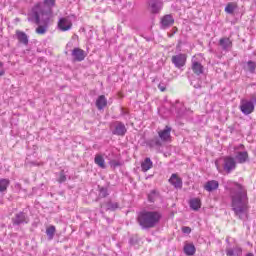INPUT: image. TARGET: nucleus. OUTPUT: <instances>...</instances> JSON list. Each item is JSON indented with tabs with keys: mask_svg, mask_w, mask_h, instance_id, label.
<instances>
[{
	"mask_svg": "<svg viewBox=\"0 0 256 256\" xmlns=\"http://www.w3.org/2000/svg\"><path fill=\"white\" fill-rule=\"evenodd\" d=\"M224 187L230 193L231 207L235 216L242 221L249 217V197L247 190L241 184L228 180Z\"/></svg>",
	"mask_w": 256,
	"mask_h": 256,
	"instance_id": "f257e3e1",
	"label": "nucleus"
},
{
	"mask_svg": "<svg viewBox=\"0 0 256 256\" xmlns=\"http://www.w3.org/2000/svg\"><path fill=\"white\" fill-rule=\"evenodd\" d=\"M55 6V0H44V3L36 4L28 15V21L41 23V15L43 23H47L51 19V7Z\"/></svg>",
	"mask_w": 256,
	"mask_h": 256,
	"instance_id": "f03ea898",
	"label": "nucleus"
},
{
	"mask_svg": "<svg viewBox=\"0 0 256 256\" xmlns=\"http://www.w3.org/2000/svg\"><path fill=\"white\" fill-rule=\"evenodd\" d=\"M161 221V214L158 211L144 210L138 215V223L142 229H153Z\"/></svg>",
	"mask_w": 256,
	"mask_h": 256,
	"instance_id": "7ed1b4c3",
	"label": "nucleus"
},
{
	"mask_svg": "<svg viewBox=\"0 0 256 256\" xmlns=\"http://www.w3.org/2000/svg\"><path fill=\"white\" fill-rule=\"evenodd\" d=\"M215 165L219 173H223V171H225V173H231V171H235L237 162L235 161V158L226 156L216 160Z\"/></svg>",
	"mask_w": 256,
	"mask_h": 256,
	"instance_id": "20e7f679",
	"label": "nucleus"
},
{
	"mask_svg": "<svg viewBox=\"0 0 256 256\" xmlns=\"http://www.w3.org/2000/svg\"><path fill=\"white\" fill-rule=\"evenodd\" d=\"M240 111L244 115H251L255 111V104L251 100L242 99L240 102Z\"/></svg>",
	"mask_w": 256,
	"mask_h": 256,
	"instance_id": "39448f33",
	"label": "nucleus"
},
{
	"mask_svg": "<svg viewBox=\"0 0 256 256\" xmlns=\"http://www.w3.org/2000/svg\"><path fill=\"white\" fill-rule=\"evenodd\" d=\"M73 27L71 17H63L58 21V28L60 31H69Z\"/></svg>",
	"mask_w": 256,
	"mask_h": 256,
	"instance_id": "423d86ee",
	"label": "nucleus"
},
{
	"mask_svg": "<svg viewBox=\"0 0 256 256\" xmlns=\"http://www.w3.org/2000/svg\"><path fill=\"white\" fill-rule=\"evenodd\" d=\"M186 61H187V56L185 54H177L172 57V63L178 69H181V67L185 66Z\"/></svg>",
	"mask_w": 256,
	"mask_h": 256,
	"instance_id": "0eeeda50",
	"label": "nucleus"
},
{
	"mask_svg": "<svg viewBox=\"0 0 256 256\" xmlns=\"http://www.w3.org/2000/svg\"><path fill=\"white\" fill-rule=\"evenodd\" d=\"M72 57H73L74 61L81 62V61H85L87 54L85 53V51L83 49L74 48L72 50Z\"/></svg>",
	"mask_w": 256,
	"mask_h": 256,
	"instance_id": "6e6552de",
	"label": "nucleus"
},
{
	"mask_svg": "<svg viewBox=\"0 0 256 256\" xmlns=\"http://www.w3.org/2000/svg\"><path fill=\"white\" fill-rule=\"evenodd\" d=\"M113 127H114V129L112 130L113 135L123 136L125 135V133H127V128L125 127V124L121 122H115Z\"/></svg>",
	"mask_w": 256,
	"mask_h": 256,
	"instance_id": "1a4fd4ad",
	"label": "nucleus"
},
{
	"mask_svg": "<svg viewBox=\"0 0 256 256\" xmlns=\"http://www.w3.org/2000/svg\"><path fill=\"white\" fill-rule=\"evenodd\" d=\"M149 7L151 13H159L163 9V2L161 0H150Z\"/></svg>",
	"mask_w": 256,
	"mask_h": 256,
	"instance_id": "9d476101",
	"label": "nucleus"
},
{
	"mask_svg": "<svg viewBox=\"0 0 256 256\" xmlns=\"http://www.w3.org/2000/svg\"><path fill=\"white\" fill-rule=\"evenodd\" d=\"M39 14H40V22L39 23L35 22V23L36 25H40V26L36 28V33L38 35H45V33H47V23H49V20L47 21V23L43 22V16L41 15V12H39Z\"/></svg>",
	"mask_w": 256,
	"mask_h": 256,
	"instance_id": "9b49d317",
	"label": "nucleus"
},
{
	"mask_svg": "<svg viewBox=\"0 0 256 256\" xmlns=\"http://www.w3.org/2000/svg\"><path fill=\"white\" fill-rule=\"evenodd\" d=\"M174 23H175V19H173V16H171L170 14L165 15L161 19V28L167 29V27H171V25H173Z\"/></svg>",
	"mask_w": 256,
	"mask_h": 256,
	"instance_id": "f8f14e48",
	"label": "nucleus"
},
{
	"mask_svg": "<svg viewBox=\"0 0 256 256\" xmlns=\"http://www.w3.org/2000/svg\"><path fill=\"white\" fill-rule=\"evenodd\" d=\"M16 39L22 45H29V36H27V34L21 30H16Z\"/></svg>",
	"mask_w": 256,
	"mask_h": 256,
	"instance_id": "ddd939ff",
	"label": "nucleus"
},
{
	"mask_svg": "<svg viewBox=\"0 0 256 256\" xmlns=\"http://www.w3.org/2000/svg\"><path fill=\"white\" fill-rule=\"evenodd\" d=\"M204 189L205 191H208V193L217 191V189H219V182L217 180H210L205 183Z\"/></svg>",
	"mask_w": 256,
	"mask_h": 256,
	"instance_id": "4468645a",
	"label": "nucleus"
},
{
	"mask_svg": "<svg viewBox=\"0 0 256 256\" xmlns=\"http://www.w3.org/2000/svg\"><path fill=\"white\" fill-rule=\"evenodd\" d=\"M14 225H21L22 223H29V218L23 212L16 214L15 218L13 219Z\"/></svg>",
	"mask_w": 256,
	"mask_h": 256,
	"instance_id": "2eb2a0df",
	"label": "nucleus"
},
{
	"mask_svg": "<svg viewBox=\"0 0 256 256\" xmlns=\"http://www.w3.org/2000/svg\"><path fill=\"white\" fill-rule=\"evenodd\" d=\"M161 141H169L171 139V127L166 126L164 130L158 132Z\"/></svg>",
	"mask_w": 256,
	"mask_h": 256,
	"instance_id": "dca6fc26",
	"label": "nucleus"
},
{
	"mask_svg": "<svg viewBox=\"0 0 256 256\" xmlns=\"http://www.w3.org/2000/svg\"><path fill=\"white\" fill-rule=\"evenodd\" d=\"M169 183H171V185H173L176 189H181L183 187V181H181V178H179L177 174H172L169 179Z\"/></svg>",
	"mask_w": 256,
	"mask_h": 256,
	"instance_id": "f3484780",
	"label": "nucleus"
},
{
	"mask_svg": "<svg viewBox=\"0 0 256 256\" xmlns=\"http://www.w3.org/2000/svg\"><path fill=\"white\" fill-rule=\"evenodd\" d=\"M219 45L223 49V51H229L233 46V42H231V39L229 38H221L219 41Z\"/></svg>",
	"mask_w": 256,
	"mask_h": 256,
	"instance_id": "a211bd4d",
	"label": "nucleus"
},
{
	"mask_svg": "<svg viewBox=\"0 0 256 256\" xmlns=\"http://www.w3.org/2000/svg\"><path fill=\"white\" fill-rule=\"evenodd\" d=\"M227 256H241L243 255V249L241 247L236 246L234 248H227L226 249Z\"/></svg>",
	"mask_w": 256,
	"mask_h": 256,
	"instance_id": "6ab92c4d",
	"label": "nucleus"
},
{
	"mask_svg": "<svg viewBox=\"0 0 256 256\" xmlns=\"http://www.w3.org/2000/svg\"><path fill=\"white\" fill-rule=\"evenodd\" d=\"M153 168V161H151V158H145L144 161H142L141 163V170L144 173H147V171H149V169Z\"/></svg>",
	"mask_w": 256,
	"mask_h": 256,
	"instance_id": "aec40b11",
	"label": "nucleus"
},
{
	"mask_svg": "<svg viewBox=\"0 0 256 256\" xmlns=\"http://www.w3.org/2000/svg\"><path fill=\"white\" fill-rule=\"evenodd\" d=\"M94 163L100 167V169H106L107 166L105 165V158H103V155L96 154L94 158Z\"/></svg>",
	"mask_w": 256,
	"mask_h": 256,
	"instance_id": "412c9836",
	"label": "nucleus"
},
{
	"mask_svg": "<svg viewBox=\"0 0 256 256\" xmlns=\"http://www.w3.org/2000/svg\"><path fill=\"white\" fill-rule=\"evenodd\" d=\"M96 107L100 111L101 109H105V107H107V98L105 97V95H101L98 97V99L96 100Z\"/></svg>",
	"mask_w": 256,
	"mask_h": 256,
	"instance_id": "4be33fe9",
	"label": "nucleus"
},
{
	"mask_svg": "<svg viewBox=\"0 0 256 256\" xmlns=\"http://www.w3.org/2000/svg\"><path fill=\"white\" fill-rule=\"evenodd\" d=\"M195 245H193V243H186L184 245V253L188 256H192L195 255Z\"/></svg>",
	"mask_w": 256,
	"mask_h": 256,
	"instance_id": "5701e85b",
	"label": "nucleus"
},
{
	"mask_svg": "<svg viewBox=\"0 0 256 256\" xmlns=\"http://www.w3.org/2000/svg\"><path fill=\"white\" fill-rule=\"evenodd\" d=\"M192 71L195 73V75H201L203 73V65L197 61H193Z\"/></svg>",
	"mask_w": 256,
	"mask_h": 256,
	"instance_id": "b1692460",
	"label": "nucleus"
},
{
	"mask_svg": "<svg viewBox=\"0 0 256 256\" xmlns=\"http://www.w3.org/2000/svg\"><path fill=\"white\" fill-rule=\"evenodd\" d=\"M247 159H249V154L247 152H238L236 155V161L238 163H246Z\"/></svg>",
	"mask_w": 256,
	"mask_h": 256,
	"instance_id": "393cba45",
	"label": "nucleus"
},
{
	"mask_svg": "<svg viewBox=\"0 0 256 256\" xmlns=\"http://www.w3.org/2000/svg\"><path fill=\"white\" fill-rule=\"evenodd\" d=\"M190 207L193 211H199V209H201V200L199 198L191 199Z\"/></svg>",
	"mask_w": 256,
	"mask_h": 256,
	"instance_id": "a878e982",
	"label": "nucleus"
},
{
	"mask_svg": "<svg viewBox=\"0 0 256 256\" xmlns=\"http://www.w3.org/2000/svg\"><path fill=\"white\" fill-rule=\"evenodd\" d=\"M8 187L9 179H0V193H3V191H7Z\"/></svg>",
	"mask_w": 256,
	"mask_h": 256,
	"instance_id": "bb28decb",
	"label": "nucleus"
},
{
	"mask_svg": "<svg viewBox=\"0 0 256 256\" xmlns=\"http://www.w3.org/2000/svg\"><path fill=\"white\" fill-rule=\"evenodd\" d=\"M148 145L150 147H161L162 143L159 138L155 137L148 142Z\"/></svg>",
	"mask_w": 256,
	"mask_h": 256,
	"instance_id": "cd10ccee",
	"label": "nucleus"
},
{
	"mask_svg": "<svg viewBox=\"0 0 256 256\" xmlns=\"http://www.w3.org/2000/svg\"><path fill=\"white\" fill-rule=\"evenodd\" d=\"M46 234L48 236V239H53L55 237V226H50L46 229Z\"/></svg>",
	"mask_w": 256,
	"mask_h": 256,
	"instance_id": "c85d7f7f",
	"label": "nucleus"
},
{
	"mask_svg": "<svg viewBox=\"0 0 256 256\" xmlns=\"http://www.w3.org/2000/svg\"><path fill=\"white\" fill-rule=\"evenodd\" d=\"M247 67H248V71H250V73H255V69H256V63L253 61H248L247 62Z\"/></svg>",
	"mask_w": 256,
	"mask_h": 256,
	"instance_id": "c756f323",
	"label": "nucleus"
},
{
	"mask_svg": "<svg viewBox=\"0 0 256 256\" xmlns=\"http://www.w3.org/2000/svg\"><path fill=\"white\" fill-rule=\"evenodd\" d=\"M225 11L229 14L233 13L235 11V5L233 3L227 4V6L225 7Z\"/></svg>",
	"mask_w": 256,
	"mask_h": 256,
	"instance_id": "7c9ffc66",
	"label": "nucleus"
},
{
	"mask_svg": "<svg viewBox=\"0 0 256 256\" xmlns=\"http://www.w3.org/2000/svg\"><path fill=\"white\" fill-rule=\"evenodd\" d=\"M118 207H119V204H117V203L110 202V203L108 204V209L115 210V209H117Z\"/></svg>",
	"mask_w": 256,
	"mask_h": 256,
	"instance_id": "2f4dec72",
	"label": "nucleus"
},
{
	"mask_svg": "<svg viewBox=\"0 0 256 256\" xmlns=\"http://www.w3.org/2000/svg\"><path fill=\"white\" fill-rule=\"evenodd\" d=\"M99 195H100L101 197H107L109 194L107 193V189H106V188H101Z\"/></svg>",
	"mask_w": 256,
	"mask_h": 256,
	"instance_id": "473e14b6",
	"label": "nucleus"
},
{
	"mask_svg": "<svg viewBox=\"0 0 256 256\" xmlns=\"http://www.w3.org/2000/svg\"><path fill=\"white\" fill-rule=\"evenodd\" d=\"M182 232L185 233L186 235H189L191 233V228L188 226L182 227Z\"/></svg>",
	"mask_w": 256,
	"mask_h": 256,
	"instance_id": "72a5a7b5",
	"label": "nucleus"
},
{
	"mask_svg": "<svg viewBox=\"0 0 256 256\" xmlns=\"http://www.w3.org/2000/svg\"><path fill=\"white\" fill-rule=\"evenodd\" d=\"M110 165L111 167H119V165H121V163L119 161H116V160H112L110 161Z\"/></svg>",
	"mask_w": 256,
	"mask_h": 256,
	"instance_id": "f704fd0d",
	"label": "nucleus"
},
{
	"mask_svg": "<svg viewBox=\"0 0 256 256\" xmlns=\"http://www.w3.org/2000/svg\"><path fill=\"white\" fill-rule=\"evenodd\" d=\"M67 181V177L64 174H60L59 183H65Z\"/></svg>",
	"mask_w": 256,
	"mask_h": 256,
	"instance_id": "c9c22d12",
	"label": "nucleus"
},
{
	"mask_svg": "<svg viewBox=\"0 0 256 256\" xmlns=\"http://www.w3.org/2000/svg\"><path fill=\"white\" fill-rule=\"evenodd\" d=\"M155 195H157V192L152 191V192L148 195L149 201L153 202V201H154L153 196H155Z\"/></svg>",
	"mask_w": 256,
	"mask_h": 256,
	"instance_id": "e433bc0d",
	"label": "nucleus"
},
{
	"mask_svg": "<svg viewBox=\"0 0 256 256\" xmlns=\"http://www.w3.org/2000/svg\"><path fill=\"white\" fill-rule=\"evenodd\" d=\"M5 75V70L3 69V62H0V76Z\"/></svg>",
	"mask_w": 256,
	"mask_h": 256,
	"instance_id": "4c0bfd02",
	"label": "nucleus"
},
{
	"mask_svg": "<svg viewBox=\"0 0 256 256\" xmlns=\"http://www.w3.org/2000/svg\"><path fill=\"white\" fill-rule=\"evenodd\" d=\"M159 89L160 91H165V87H162L161 85H159Z\"/></svg>",
	"mask_w": 256,
	"mask_h": 256,
	"instance_id": "58836bf2",
	"label": "nucleus"
},
{
	"mask_svg": "<svg viewBox=\"0 0 256 256\" xmlns=\"http://www.w3.org/2000/svg\"><path fill=\"white\" fill-rule=\"evenodd\" d=\"M235 149H243V144H240L238 147H236Z\"/></svg>",
	"mask_w": 256,
	"mask_h": 256,
	"instance_id": "ea45409f",
	"label": "nucleus"
},
{
	"mask_svg": "<svg viewBox=\"0 0 256 256\" xmlns=\"http://www.w3.org/2000/svg\"><path fill=\"white\" fill-rule=\"evenodd\" d=\"M194 87H195V89H199L200 86L199 85H194Z\"/></svg>",
	"mask_w": 256,
	"mask_h": 256,
	"instance_id": "a19ab883",
	"label": "nucleus"
},
{
	"mask_svg": "<svg viewBox=\"0 0 256 256\" xmlns=\"http://www.w3.org/2000/svg\"><path fill=\"white\" fill-rule=\"evenodd\" d=\"M246 256H254L253 253H248Z\"/></svg>",
	"mask_w": 256,
	"mask_h": 256,
	"instance_id": "79ce46f5",
	"label": "nucleus"
}]
</instances>
